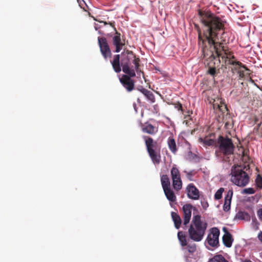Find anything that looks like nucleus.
<instances>
[{
  "instance_id": "17",
  "label": "nucleus",
  "mask_w": 262,
  "mask_h": 262,
  "mask_svg": "<svg viewBox=\"0 0 262 262\" xmlns=\"http://www.w3.org/2000/svg\"><path fill=\"white\" fill-rule=\"evenodd\" d=\"M223 231L225 234L223 236V242L224 245L228 248L231 247L233 239L231 234L228 231L226 228H223Z\"/></svg>"
},
{
  "instance_id": "38",
  "label": "nucleus",
  "mask_w": 262,
  "mask_h": 262,
  "mask_svg": "<svg viewBox=\"0 0 262 262\" xmlns=\"http://www.w3.org/2000/svg\"><path fill=\"white\" fill-rule=\"evenodd\" d=\"M258 226H257L256 229L257 230V229H258Z\"/></svg>"
},
{
  "instance_id": "30",
  "label": "nucleus",
  "mask_w": 262,
  "mask_h": 262,
  "mask_svg": "<svg viewBox=\"0 0 262 262\" xmlns=\"http://www.w3.org/2000/svg\"><path fill=\"white\" fill-rule=\"evenodd\" d=\"M255 191L253 188H248L243 189L242 191V194H252L255 193Z\"/></svg>"
},
{
  "instance_id": "3",
  "label": "nucleus",
  "mask_w": 262,
  "mask_h": 262,
  "mask_svg": "<svg viewBox=\"0 0 262 262\" xmlns=\"http://www.w3.org/2000/svg\"><path fill=\"white\" fill-rule=\"evenodd\" d=\"M207 227V223L201 221V215H194L188 230L189 238L194 242L201 241L205 234Z\"/></svg>"
},
{
  "instance_id": "25",
  "label": "nucleus",
  "mask_w": 262,
  "mask_h": 262,
  "mask_svg": "<svg viewBox=\"0 0 262 262\" xmlns=\"http://www.w3.org/2000/svg\"><path fill=\"white\" fill-rule=\"evenodd\" d=\"M161 182L163 190L170 187V180L167 174H163L161 177Z\"/></svg>"
},
{
  "instance_id": "14",
  "label": "nucleus",
  "mask_w": 262,
  "mask_h": 262,
  "mask_svg": "<svg viewBox=\"0 0 262 262\" xmlns=\"http://www.w3.org/2000/svg\"><path fill=\"white\" fill-rule=\"evenodd\" d=\"M113 45L115 47V52L119 53L125 45L124 41H121V34L116 30L114 36L112 38Z\"/></svg>"
},
{
  "instance_id": "5",
  "label": "nucleus",
  "mask_w": 262,
  "mask_h": 262,
  "mask_svg": "<svg viewBox=\"0 0 262 262\" xmlns=\"http://www.w3.org/2000/svg\"><path fill=\"white\" fill-rule=\"evenodd\" d=\"M216 147H218L219 151H216V154L219 152L224 156L232 155L234 150V145L231 139L220 136L217 140Z\"/></svg>"
},
{
  "instance_id": "37",
  "label": "nucleus",
  "mask_w": 262,
  "mask_h": 262,
  "mask_svg": "<svg viewBox=\"0 0 262 262\" xmlns=\"http://www.w3.org/2000/svg\"><path fill=\"white\" fill-rule=\"evenodd\" d=\"M257 238L258 239V240L261 242L262 243V231H260L258 234V235H257Z\"/></svg>"
},
{
  "instance_id": "34",
  "label": "nucleus",
  "mask_w": 262,
  "mask_h": 262,
  "mask_svg": "<svg viewBox=\"0 0 262 262\" xmlns=\"http://www.w3.org/2000/svg\"><path fill=\"white\" fill-rule=\"evenodd\" d=\"M101 23H103L104 25H106L107 24H109L111 27H112L113 28H114V30L115 31V32H116V28H115V22L114 21H113V22H109L108 23L105 22V21H101Z\"/></svg>"
},
{
  "instance_id": "33",
  "label": "nucleus",
  "mask_w": 262,
  "mask_h": 262,
  "mask_svg": "<svg viewBox=\"0 0 262 262\" xmlns=\"http://www.w3.org/2000/svg\"><path fill=\"white\" fill-rule=\"evenodd\" d=\"M185 172L186 173V176L187 179L190 181H192V176L194 174V172L193 171H190L189 172L185 171Z\"/></svg>"
},
{
  "instance_id": "29",
  "label": "nucleus",
  "mask_w": 262,
  "mask_h": 262,
  "mask_svg": "<svg viewBox=\"0 0 262 262\" xmlns=\"http://www.w3.org/2000/svg\"><path fill=\"white\" fill-rule=\"evenodd\" d=\"M224 191V189L223 188H220L219 189H218L215 193L214 199L216 200L221 199L222 197V193Z\"/></svg>"
},
{
  "instance_id": "20",
  "label": "nucleus",
  "mask_w": 262,
  "mask_h": 262,
  "mask_svg": "<svg viewBox=\"0 0 262 262\" xmlns=\"http://www.w3.org/2000/svg\"><path fill=\"white\" fill-rule=\"evenodd\" d=\"M199 141L203 145L206 147L210 146H214L216 147L217 144V141L213 139H210L208 137H205L204 138H200Z\"/></svg>"
},
{
  "instance_id": "6",
  "label": "nucleus",
  "mask_w": 262,
  "mask_h": 262,
  "mask_svg": "<svg viewBox=\"0 0 262 262\" xmlns=\"http://www.w3.org/2000/svg\"><path fill=\"white\" fill-rule=\"evenodd\" d=\"M178 238L183 250L188 256L192 255L196 251V245L195 243H189V239L186 234L183 231H180L178 233Z\"/></svg>"
},
{
  "instance_id": "27",
  "label": "nucleus",
  "mask_w": 262,
  "mask_h": 262,
  "mask_svg": "<svg viewBox=\"0 0 262 262\" xmlns=\"http://www.w3.org/2000/svg\"><path fill=\"white\" fill-rule=\"evenodd\" d=\"M216 105L217 106L219 111H220L223 113H225V112L228 111V108H227V105L225 104V103L224 102H222V101H220V104H213L214 108L215 107Z\"/></svg>"
},
{
  "instance_id": "16",
  "label": "nucleus",
  "mask_w": 262,
  "mask_h": 262,
  "mask_svg": "<svg viewBox=\"0 0 262 262\" xmlns=\"http://www.w3.org/2000/svg\"><path fill=\"white\" fill-rule=\"evenodd\" d=\"M141 127V130L143 133L149 135H154L156 134L158 131V128L156 127L148 122H145L144 124H142Z\"/></svg>"
},
{
  "instance_id": "2",
  "label": "nucleus",
  "mask_w": 262,
  "mask_h": 262,
  "mask_svg": "<svg viewBox=\"0 0 262 262\" xmlns=\"http://www.w3.org/2000/svg\"><path fill=\"white\" fill-rule=\"evenodd\" d=\"M121 61L120 55H115L113 59L111 61L112 67L114 71L119 73L122 71L126 74L130 76H136V72L139 71L140 59L137 57L133 51L126 50L121 53Z\"/></svg>"
},
{
  "instance_id": "24",
  "label": "nucleus",
  "mask_w": 262,
  "mask_h": 262,
  "mask_svg": "<svg viewBox=\"0 0 262 262\" xmlns=\"http://www.w3.org/2000/svg\"><path fill=\"white\" fill-rule=\"evenodd\" d=\"M167 144L171 152L173 154H176L178 149L175 140L172 137H169L167 140Z\"/></svg>"
},
{
  "instance_id": "35",
  "label": "nucleus",
  "mask_w": 262,
  "mask_h": 262,
  "mask_svg": "<svg viewBox=\"0 0 262 262\" xmlns=\"http://www.w3.org/2000/svg\"><path fill=\"white\" fill-rule=\"evenodd\" d=\"M257 214L259 220L262 223V208L257 210Z\"/></svg>"
},
{
  "instance_id": "10",
  "label": "nucleus",
  "mask_w": 262,
  "mask_h": 262,
  "mask_svg": "<svg viewBox=\"0 0 262 262\" xmlns=\"http://www.w3.org/2000/svg\"><path fill=\"white\" fill-rule=\"evenodd\" d=\"M98 42L101 53L104 58L107 59V58H111L112 56V52L106 38L104 37H98Z\"/></svg>"
},
{
  "instance_id": "26",
  "label": "nucleus",
  "mask_w": 262,
  "mask_h": 262,
  "mask_svg": "<svg viewBox=\"0 0 262 262\" xmlns=\"http://www.w3.org/2000/svg\"><path fill=\"white\" fill-rule=\"evenodd\" d=\"M208 262H229L225 257L221 254H216L210 258Z\"/></svg>"
},
{
  "instance_id": "8",
  "label": "nucleus",
  "mask_w": 262,
  "mask_h": 262,
  "mask_svg": "<svg viewBox=\"0 0 262 262\" xmlns=\"http://www.w3.org/2000/svg\"><path fill=\"white\" fill-rule=\"evenodd\" d=\"M170 175L172 180V185L173 188L179 191L182 189V181L181 178V174L179 170L176 165L173 166L170 170Z\"/></svg>"
},
{
  "instance_id": "7",
  "label": "nucleus",
  "mask_w": 262,
  "mask_h": 262,
  "mask_svg": "<svg viewBox=\"0 0 262 262\" xmlns=\"http://www.w3.org/2000/svg\"><path fill=\"white\" fill-rule=\"evenodd\" d=\"M234 58L231 57L226 59L225 66L227 64H232L237 67H235V70L237 71L239 76L244 78L246 75L249 74V70L240 61H234L232 60Z\"/></svg>"
},
{
  "instance_id": "18",
  "label": "nucleus",
  "mask_w": 262,
  "mask_h": 262,
  "mask_svg": "<svg viewBox=\"0 0 262 262\" xmlns=\"http://www.w3.org/2000/svg\"><path fill=\"white\" fill-rule=\"evenodd\" d=\"M233 190L232 189H229L225 196L223 206V210L226 212L228 211L230 209V205Z\"/></svg>"
},
{
  "instance_id": "1",
  "label": "nucleus",
  "mask_w": 262,
  "mask_h": 262,
  "mask_svg": "<svg viewBox=\"0 0 262 262\" xmlns=\"http://www.w3.org/2000/svg\"><path fill=\"white\" fill-rule=\"evenodd\" d=\"M198 15L202 25H194L198 33V45L201 48L205 64L209 67L208 73L214 76L216 67L220 66V58L225 63L226 59L233 53L223 46L227 41V33L225 31V21L210 11L199 9Z\"/></svg>"
},
{
  "instance_id": "31",
  "label": "nucleus",
  "mask_w": 262,
  "mask_h": 262,
  "mask_svg": "<svg viewBox=\"0 0 262 262\" xmlns=\"http://www.w3.org/2000/svg\"><path fill=\"white\" fill-rule=\"evenodd\" d=\"M255 182L258 187L262 188V177L260 175L257 176Z\"/></svg>"
},
{
  "instance_id": "28",
  "label": "nucleus",
  "mask_w": 262,
  "mask_h": 262,
  "mask_svg": "<svg viewBox=\"0 0 262 262\" xmlns=\"http://www.w3.org/2000/svg\"><path fill=\"white\" fill-rule=\"evenodd\" d=\"M236 217L240 220H248L250 216L249 214L245 212H239L237 215Z\"/></svg>"
},
{
  "instance_id": "9",
  "label": "nucleus",
  "mask_w": 262,
  "mask_h": 262,
  "mask_svg": "<svg viewBox=\"0 0 262 262\" xmlns=\"http://www.w3.org/2000/svg\"><path fill=\"white\" fill-rule=\"evenodd\" d=\"M220 232L216 227L210 229L206 241L208 245L212 247H217L219 246V236Z\"/></svg>"
},
{
  "instance_id": "13",
  "label": "nucleus",
  "mask_w": 262,
  "mask_h": 262,
  "mask_svg": "<svg viewBox=\"0 0 262 262\" xmlns=\"http://www.w3.org/2000/svg\"><path fill=\"white\" fill-rule=\"evenodd\" d=\"M192 209L196 210V208L190 204H185L182 207L183 224L185 226L190 222Z\"/></svg>"
},
{
  "instance_id": "19",
  "label": "nucleus",
  "mask_w": 262,
  "mask_h": 262,
  "mask_svg": "<svg viewBox=\"0 0 262 262\" xmlns=\"http://www.w3.org/2000/svg\"><path fill=\"white\" fill-rule=\"evenodd\" d=\"M160 151L161 149L148 152L152 163L155 164H159L161 161Z\"/></svg>"
},
{
  "instance_id": "36",
  "label": "nucleus",
  "mask_w": 262,
  "mask_h": 262,
  "mask_svg": "<svg viewBox=\"0 0 262 262\" xmlns=\"http://www.w3.org/2000/svg\"><path fill=\"white\" fill-rule=\"evenodd\" d=\"M175 107L177 108L179 111H181L182 112L183 111L182 105L180 103L176 104Z\"/></svg>"
},
{
  "instance_id": "23",
  "label": "nucleus",
  "mask_w": 262,
  "mask_h": 262,
  "mask_svg": "<svg viewBox=\"0 0 262 262\" xmlns=\"http://www.w3.org/2000/svg\"><path fill=\"white\" fill-rule=\"evenodd\" d=\"M163 190L168 201L171 202H174L176 201V196L170 187L164 189Z\"/></svg>"
},
{
  "instance_id": "32",
  "label": "nucleus",
  "mask_w": 262,
  "mask_h": 262,
  "mask_svg": "<svg viewBox=\"0 0 262 262\" xmlns=\"http://www.w3.org/2000/svg\"><path fill=\"white\" fill-rule=\"evenodd\" d=\"M201 205L203 208L206 210L209 206L207 201L205 199H203L201 201Z\"/></svg>"
},
{
  "instance_id": "11",
  "label": "nucleus",
  "mask_w": 262,
  "mask_h": 262,
  "mask_svg": "<svg viewBox=\"0 0 262 262\" xmlns=\"http://www.w3.org/2000/svg\"><path fill=\"white\" fill-rule=\"evenodd\" d=\"M143 139L145 141V144L148 152L161 149V147L159 145L158 142L154 141L152 138L147 136H143Z\"/></svg>"
},
{
  "instance_id": "21",
  "label": "nucleus",
  "mask_w": 262,
  "mask_h": 262,
  "mask_svg": "<svg viewBox=\"0 0 262 262\" xmlns=\"http://www.w3.org/2000/svg\"><path fill=\"white\" fill-rule=\"evenodd\" d=\"M151 103L155 102V97L154 94L150 91L142 88L139 90Z\"/></svg>"
},
{
  "instance_id": "12",
  "label": "nucleus",
  "mask_w": 262,
  "mask_h": 262,
  "mask_svg": "<svg viewBox=\"0 0 262 262\" xmlns=\"http://www.w3.org/2000/svg\"><path fill=\"white\" fill-rule=\"evenodd\" d=\"M134 77L125 74L123 75L119 79L120 83L128 92H131L134 89L135 82L131 79V77Z\"/></svg>"
},
{
  "instance_id": "22",
  "label": "nucleus",
  "mask_w": 262,
  "mask_h": 262,
  "mask_svg": "<svg viewBox=\"0 0 262 262\" xmlns=\"http://www.w3.org/2000/svg\"><path fill=\"white\" fill-rule=\"evenodd\" d=\"M171 215L174 222V227L177 229H179L182 224V220L180 215L174 212H171Z\"/></svg>"
},
{
  "instance_id": "15",
  "label": "nucleus",
  "mask_w": 262,
  "mask_h": 262,
  "mask_svg": "<svg viewBox=\"0 0 262 262\" xmlns=\"http://www.w3.org/2000/svg\"><path fill=\"white\" fill-rule=\"evenodd\" d=\"M187 196L192 200H198L200 197L199 191L192 183L188 185L186 188Z\"/></svg>"
},
{
  "instance_id": "4",
  "label": "nucleus",
  "mask_w": 262,
  "mask_h": 262,
  "mask_svg": "<svg viewBox=\"0 0 262 262\" xmlns=\"http://www.w3.org/2000/svg\"><path fill=\"white\" fill-rule=\"evenodd\" d=\"M231 182L235 185L244 187L249 182L250 177L240 165L234 166L231 170Z\"/></svg>"
}]
</instances>
